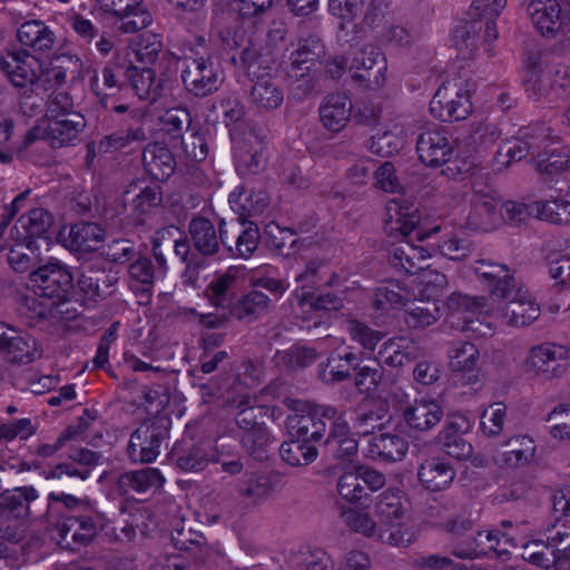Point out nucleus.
<instances>
[{
	"mask_svg": "<svg viewBox=\"0 0 570 570\" xmlns=\"http://www.w3.org/2000/svg\"><path fill=\"white\" fill-rule=\"evenodd\" d=\"M243 66L252 79L249 104L259 111L278 109L284 102V91L277 79L269 72H259L272 69V58L268 53L253 52L245 49L240 57Z\"/></svg>",
	"mask_w": 570,
	"mask_h": 570,
	"instance_id": "nucleus-1",
	"label": "nucleus"
},
{
	"mask_svg": "<svg viewBox=\"0 0 570 570\" xmlns=\"http://www.w3.org/2000/svg\"><path fill=\"white\" fill-rule=\"evenodd\" d=\"M473 91L474 83L470 80L446 81L434 94L430 111L434 118L444 122L463 120L472 112Z\"/></svg>",
	"mask_w": 570,
	"mask_h": 570,
	"instance_id": "nucleus-2",
	"label": "nucleus"
},
{
	"mask_svg": "<svg viewBox=\"0 0 570 570\" xmlns=\"http://www.w3.org/2000/svg\"><path fill=\"white\" fill-rule=\"evenodd\" d=\"M340 415L332 405L298 402L295 412L286 417L285 425L289 438L312 443L323 438L325 420L333 422Z\"/></svg>",
	"mask_w": 570,
	"mask_h": 570,
	"instance_id": "nucleus-3",
	"label": "nucleus"
},
{
	"mask_svg": "<svg viewBox=\"0 0 570 570\" xmlns=\"http://www.w3.org/2000/svg\"><path fill=\"white\" fill-rule=\"evenodd\" d=\"M446 321L455 330L487 335L481 330L487 316L491 317V305L484 297H475L459 292L452 293L445 302Z\"/></svg>",
	"mask_w": 570,
	"mask_h": 570,
	"instance_id": "nucleus-4",
	"label": "nucleus"
},
{
	"mask_svg": "<svg viewBox=\"0 0 570 570\" xmlns=\"http://www.w3.org/2000/svg\"><path fill=\"white\" fill-rule=\"evenodd\" d=\"M494 305L491 304V317L502 323L513 326L523 327L532 324L540 316V306L533 295L523 285L511 287L508 298H499Z\"/></svg>",
	"mask_w": 570,
	"mask_h": 570,
	"instance_id": "nucleus-5",
	"label": "nucleus"
},
{
	"mask_svg": "<svg viewBox=\"0 0 570 570\" xmlns=\"http://www.w3.org/2000/svg\"><path fill=\"white\" fill-rule=\"evenodd\" d=\"M69 117L46 119L43 125L35 126L24 137V147L39 139H46L53 148L71 146L86 128L82 114H69Z\"/></svg>",
	"mask_w": 570,
	"mask_h": 570,
	"instance_id": "nucleus-6",
	"label": "nucleus"
},
{
	"mask_svg": "<svg viewBox=\"0 0 570 570\" xmlns=\"http://www.w3.org/2000/svg\"><path fill=\"white\" fill-rule=\"evenodd\" d=\"M181 79L190 94L196 97H206L220 87L224 72L210 56L186 57Z\"/></svg>",
	"mask_w": 570,
	"mask_h": 570,
	"instance_id": "nucleus-7",
	"label": "nucleus"
},
{
	"mask_svg": "<svg viewBox=\"0 0 570 570\" xmlns=\"http://www.w3.org/2000/svg\"><path fill=\"white\" fill-rule=\"evenodd\" d=\"M524 90L531 100L553 106L570 97V78L533 67L525 72Z\"/></svg>",
	"mask_w": 570,
	"mask_h": 570,
	"instance_id": "nucleus-8",
	"label": "nucleus"
},
{
	"mask_svg": "<svg viewBox=\"0 0 570 570\" xmlns=\"http://www.w3.org/2000/svg\"><path fill=\"white\" fill-rule=\"evenodd\" d=\"M570 358V350L556 343H541L532 346L525 358V368L542 381H553L566 373L561 362Z\"/></svg>",
	"mask_w": 570,
	"mask_h": 570,
	"instance_id": "nucleus-9",
	"label": "nucleus"
},
{
	"mask_svg": "<svg viewBox=\"0 0 570 570\" xmlns=\"http://www.w3.org/2000/svg\"><path fill=\"white\" fill-rule=\"evenodd\" d=\"M53 222V216L47 209L32 208L21 215L10 228L9 240L38 244L48 253L52 244L50 230Z\"/></svg>",
	"mask_w": 570,
	"mask_h": 570,
	"instance_id": "nucleus-10",
	"label": "nucleus"
},
{
	"mask_svg": "<svg viewBox=\"0 0 570 570\" xmlns=\"http://www.w3.org/2000/svg\"><path fill=\"white\" fill-rule=\"evenodd\" d=\"M0 354L10 363L29 364L42 356V347L31 334L0 322Z\"/></svg>",
	"mask_w": 570,
	"mask_h": 570,
	"instance_id": "nucleus-11",
	"label": "nucleus"
},
{
	"mask_svg": "<svg viewBox=\"0 0 570 570\" xmlns=\"http://www.w3.org/2000/svg\"><path fill=\"white\" fill-rule=\"evenodd\" d=\"M0 69L16 87L39 85L45 75L43 62L24 49L12 50L2 56Z\"/></svg>",
	"mask_w": 570,
	"mask_h": 570,
	"instance_id": "nucleus-12",
	"label": "nucleus"
},
{
	"mask_svg": "<svg viewBox=\"0 0 570 570\" xmlns=\"http://www.w3.org/2000/svg\"><path fill=\"white\" fill-rule=\"evenodd\" d=\"M527 13L543 37L553 38L570 31V10L562 9L558 0H530Z\"/></svg>",
	"mask_w": 570,
	"mask_h": 570,
	"instance_id": "nucleus-13",
	"label": "nucleus"
},
{
	"mask_svg": "<svg viewBox=\"0 0 570 570\" xmlns=\"http://www.w3.org/2000/svg\"><path fill=\"white\" fill-rule=\"evenodd\" d=\"M415 128L410 119L397 117L387 121L372 135L368 149L376 155L390 157L403 149Z\"/></svg>",
	"mask_w": 570,
	"mask_h": 570,
	"instance_id": "nucleus-14",
	"label": "nucleus"
},
{
	"mask_svg": "<svg viewBox=\"0 0 570 570\" xmlns=\"http://www.w3.org/2000/svg\"><path fill=\"white\" fill-rule=\"evenodd\" d=\"M411 503L407 495L397 488H390L381 492L374 500V513L386 530L401 529L407 535L413 533L404 530L403 523L410 512ZM415 538H413L414 540Z\"/></svg>",
	"mask_w": 570,
	"mask_h": 570,
	"instance_id": "nucleus-15",
	"label": "nucleus"
},
{
	"mask_svg": "<svg viewBox=\"0 0 570 570\" xmlns=\"http://www.w3.org/2000/svg\"><path fill=\"white\" fill-rule=\"evenodd\" d=\"M344 523L354 532L367 538H377L393 547H405L413 542V537L401 529L382 530L373 517L363 510L350 508L343 513Z\"/></svg>",
	"mask_w": 570,
	"mask_h": 570,
	"instance_id": "nucleus-16",
	"label": "nucleus"
},
{
	"mask_svg": "<svg viewBox=\"0 0 570 570\" xmlns=\"http://www.w3.org/2000/svg\"><path fill=\"white\" fill-rule=\"evenodd\" d=\"M220 238L233 255L249 258L258 247L261 234L255 224L237 218L229 223H220Z\"/></svg>",
	"mask_w": 570,
	"mask_h": 570,
	"instance_id": "nucleus-17",
	"label": "nucleus"
},
{
	"mask_svg": "<svg viewBox=\"0 0 570 570\" xmlns=\"http://www.w3.org/2000/svg\"><path fill=\"white\" fill-rule=\"evenodd\" d=\"M30 282L41 296L60 301L71 287L72 275L58 262H48L30 273Z\"/></svg>",
	"mask_w": 570,
	"mask_h": 570,
	"instance_id": "nucleus-18",
	"label": "nucleus"
},
{
	"mask_svg": "<svg viewBox=\"0 0 570 570\" xmlns=\"http://www.w3.org/2000/svg\"><path fill=\"white\" fill-rule=\"evenodd\" d=\"M348 69L353 78L365 86L381 87L385 81L386 63L381 50L373 45H365L356 50Z\"/></svg>",
	"mask_w": 570,
	"mask_h": 570,
	"instance_id": "nucleus-19",
	"label": "nucleus"
},
{
	"mask_svg": "<svg viewBox=\"0 0 570 570\" xmlns=\"http://www.w3.org/2000/svg\"><path fill=\"white\" fill-rule=\"evenodd\" d=\"M421 222L417 205L406 198L399 197L389 200L385 205L384 228L393 236H409Z\"/></svg>",
	"mask_w": 570,
	"mask_h": 570,
	"instance_id": "nucleus-20",
	"label": "nucleus"
},
{
	"mask_svg": "<svg viewBox=\"0 0 570 570\" xmlns=\"http://www.w3.org/2000/svg\"><path fill=\"white\" fill-rule=\"evenodd\" d=\"M236 168L239 174H257L266 165L265 142L254 129L235 140Z\"/></svg>",
	"mask_w": 570,
	"mask_h": 570,
	"instance_id": "nucleus-21",
	"label": "nucleus"
},
{
	"mask_svg": "<svg viewBox=\"0 0 570 570\" xmlns=\"http://www.w3.org/2000/svg\"><path fill=\"white\" fill-rule=\"evenodd\" d=\"M416 151L424 165L439 167L451 160L454 145L444 130L432 128L419 135Z\"/></svg>",
	"mask_w": 570,
	"mask_h": 570,
	"instance_id": "nucleus-22",
	"label": "nucleus"
},
{
	"mask_svg": "<svg viewBox=\"0 0 570 570\" xmlns=\"http://www.w3.org/2000/svg\"><path fill=\"white\" fill-rule=\"evenodd\" d=\"M501 538L499 531H478L469 533L463 539L458 540L453 546V554L462 559H473L488 556L494 552L499 557L509 554L505 548H499Z\"/></svg>",
	"mask_w": 570,
	"mask_h": 570,
	"instance_id": "nucleus-23",
	"label": "nucleus"
},
{
	"mask_svg": "<svg viewBox=\"0 0 570 570\" xmlns=\"http://www.w3.org/2000/svg\"><path fill=\"white\" fill-rule=\"evenodd\" d=\"M444 415L442 405L433 397L423 396L406 404L402 409V417L405 424L420 432H426L435 428Z\"/></svg>",
	"mask_w": 570,
	"mask_h": 570,
	"instance_id": "nucleus-24",
	"label": "nucleus"
},
{
	"mask_svg": "<svg viewBox=\"0 0 570 570\" xmlns=\"http://www.w3.org/2000/svg\"><path fill=\"white\" fill-rule=\"evenodd\" d=\"M468 224L479 230L489 232L503 223V214L499 212V198L490 193L474 191Z\"/></svg>",
	"mask_w": 570,
	"mask_h": 570,
	"instance_id": "nucleus-25",
	"label": "nucleus"
},
{
	"mask_svg": "<svg viewBox=\"0 0 570 570\" xmlns=\"http://www.w3.org/2000/svg\"><path fill=\"white\" fill-rule=\"evenodd\" d=\"M471 269L481 281L494 283L490 293L492 301L508 298L511 287H515L517 282L505 264L481 258L472 264Z\"/></svg>",
	"mask_w": 570,
	"mask_h": 570,
	"instance_id": "nucleus-26",
	"label": "nucleus"
},
{
	"mask_svg": "<svg viewBox=\"0 0 570 570\" xmlns=\"http://www.w3.org/2000/svg\"><path fill=\"white\" fill-rule=\"evenodd\" d=\"M88 512L86 515L70 517L59 525V543L63 548L75 550L90 542L96 535L98 513L94 509Z\"/></svg>",
	"mask_w": 570,
	"mask_h": 570,
	"instance_id": "nucleus-27",
	"label": "nucleus"
},
{
	"mask_svg": "<svg viewBox=\"0 0 570 570\" xmlns=\"http://www.w3.org/2000/svg\"><path fill=\"white\" fill-rule=\"evenodd\" d=\"M325 55V46L316 36L299 39L289 55L286 72L289 78L298 80L311 69V66Z\"/></svg>",
	"mask_w": 570,
	"mask_h": 570,
	"instance_id": "nucleus-28",
	"label": "nucleus"
},
{
	"mask_svg": "<svg viewBox=\"0 0 570 570\" xmlns=\"http://www.w3.org/2000/svg\"><path fill=\"white\" fill-rule=\"evenodd\" d=\"M161 434L154 425L144 424L130 436L127 448L132 462L149 463L159 455Z\"/></svg>",
	"mask_w": 570,
	"mask_h": 570,
	"instance_id": "nucleus-29",
	"label": "nucleus"
},
{
	"mask_svg": "<svg viewBox=\"0 0 570 570\" xmlns=\"http://www.w3.org/2000/svg\"><path fill=\"white\" fill-rule=\"evenodd\" d=\"M318 111L324 128L332 132H340L350 121L352 102L346 95H328L322 101Z\"/></svg>",
	"mask_w": 570,
	"mask_h": 570,
	"instance_id": "nucleus-30",
	"label": "nucleus"
},
{
	"mask_svg": "<svg viewBox=\"0 0 570 570\" xmlns=\"http://www.w3.org/2000/svg\"><path fill=\"white\" fill-rule=\"evenodd\" d=\"M409 450L406 440L397 434H374L367 443L366 455L383 462H397L403 460Z\"/></svg>",
	"mask_w": 570,
	"mask_h": 570,
	"instance_id": "nucleus-31",
	"label": "nucleus"
},
{
	"mask_svg": "<svg viewBox=\"0 0 570 570\" xmlns=\"http://www.w3.org/2000/svg\"><path fill=\"white\" fill-rule=\"evenodd\" d=\"M239 274L240 269L232 266L226 272L214 276L206 288V296L210 305L224 309L232 308Z\"/></svg>",
	"mask_w": 570,
	"mask_h": 570,
	"instance_id": "nucleus-32",
	"label": "nucleus"
},
{
	"mask_svg": "<svg viewBox=\"0 0 570 570\" xmlns=\"http://www.w3.org/2000/svg\"><path fill=\"white\" fill-rule=\"evenodd\" d=\"M142 164L146 171L156 180H166L175 171L176 161L170 150L163 144L154 142L145 147Z\"/></svg>",
	"mask_w": 570,
	"mask_h": 570,
	"instance_id": "nucleus-33",
	"label": "nucleus"
},
{
	"mask_svg": "<svg viewBox=\"0 0 570 570\" xmlns=\"http://www.w3.org/2000/svg\"><path fill=\"white\" fill-rule=\"evenodd\" d=\"M325 446L338 460H352L357 453V442L353 438L347 421L341 414L332 422Z\"/></svg>",
	"mask_w": 570,
	"mask_h": 570,
	"instance_id": "nucleus-34",
	"label": "nucleus"
},
{
	"mask_svg": "<svg viewBox=\"0 0 570 570\" xmlns=\"http://www.w3.org/2000/svg\"><path fill=\"white\" fill-rule=\"evenodd\" d=\"M453 466L441 459H429L422 462L417 469L421 484L431 491L446 489L455 478Z\"/></svg>",
	"mask_w": 570,
	"mask_h": 570,
	"instance_id": "nucleus-35",
	"label": "nucleus"
},
{
	"mask_svg": "<svg viewBox=\"0 0 570 570\" xmlns=\"http://www.w3.org/2000/svg\"><path fill=\"white\" fill-rule=\"evenodd\" d=\"M165 479L156 468H145L138 471L127 472L119 476L118 489L122 494L130 492L146 493L161 488Z\"/></svg>",
	"mask_w": 570,
	"mask_h": 570,
	"instance_id": "nucleus-36",
	"label": "nucleus"
},
{
	"mask_svg": "<svg viewBox=\"0 0 570 570\" xmlns=\"http://www.w3.org/2000/svg\"><path fill=\"white\" fill-rule=\"evenodd\" d=\"M17 38L21 46L30 48L35 52L51 50L56 41L55 33L40 20L23 22L17 31Z\"/></svg>",
	"mask_w": 570,
	"mask_h": 570,
	"instance_id": "nucleus-37",
	"label": "nucleus"
},
{
	"mask_svg": "<svg viewBox=\"0 0 570 570\" xmlns=\"http://www.w3.org/2000/svg\"><path fill=\"white\" fill-rule=\"evenodd\" d=\"M117 29L122 33H135L148 28L154 17L144 0L126 2L119 14L115 17Z\"/></svg>",
	"mask_w": 570,
	"mask_h": 570,
	"instance_id": "nucleus-38",
	"label": "nucleus"
},
{
	"mask_svg": "<svg viewBox=\"0 0 570 570\" xmlns=\"http://www.w3.org/2000/svg\"><path fill=\"white\" fill-rule=\"evenodd\" d=\"M189 235L194 248L204 256H212L219 249L222 242L214 224L204 217H195L189 223Z\"/></svg>",
	"mask_w": 570,
	"mask_h": 570,
	"instance_id": "nucleus-39",
	"label": "nucleus"
},
{
	"mask_svg": "<svg viewBox=\"0 0 570 570\" xmlns=\"http://www.w3.org/2000/svg\"><path fill=\"white\" fill-rule=\"evenodd\" d=\"M419 344L404 336H397L383 343L379 354L390 366H403L420 356Z\"/></svg>",
	"mask_w": 570,
	"mask_h": 570,
	"instance_id": "nucleus-40",
	"label": "nucleus"
},
{
	"mask_svg": "<svg viewBox=\"0 0 570 570\" xmlns=\"http://www.w3.org/2000/svg\"><path fill=\"white\" fill-rule=\"evenodd\" d=\"M430 257L429 252L422 247L405 240L395 245L390 253V263L399 271L409 274L420 272L422 263Z\"/></svg>",
	"mask_w": 570,
	"mask_h": 570,
	"instance_id": "nucleus-41",
	"label": "nucleus"
},
{
	"mask_svg": "<svg viewBox=\"0 0 570 570\" xmlns=\"http://www.w3.org/2000/svg\"><path fill=\"white\" fill-rule=\"evenodd\" d=\"M8 253V264L17 273H26L45 262L47 254L38 244L28 242H11Z\"/></svg>",
	"mask_w": 570,
	"mask_h": 570,
	"instance_id": "nucleus-42",
	"label": "nucleus"
},
{
	"mask_svg": "<svg viewBox=\"0 0 570 570\" xmlns=\"http://www.w3.org/2000/svg\"><path fill=\"white\" fill-rule=\"evenodd\" d=\"M416 297L406 286L397 281H387L375 288L373 294V306L377 311H387L406 306L412 298Z\"/></svg>",
	"mask_w": 570,
	"mask_h": 570,
	"instance_id": "nucleus-43",
	"label": "nucleus"
},
{
	"mask_svg": "<svg viewBox=\"0 0 570 570\" xmlns=\"http://www.w3.org/2000/svg\"><path fill=\"white\" fill-rule=\"evenodd\" d=\"M529 208L541 220L556 225L570 224V202L562 196L537 200Z\"/></svg>",
	"mask_w": 570,
	"mask_h": 570,
	"instance_id": "nucleus-44",
	"label": "nucleus"
},
{
	"mask_svg": "<svg viewBox=\"0 0 570 570\" xmlns=\"http://www.w3.org/2000/svg\"><path fill=\"white\" fill-rule=\"evenodd\" d=\"M405 307L404 322L410 328L422 330L431 326L440 318V308L431 299H411Z\"/></svg>",
	"mask_w": 570,
	"mask_h": 570,
	"instance_id": "nucleus-45",
	"label": "nucleus"
},
{
	"mask_svg": "<svg viewBox=\"0 0 570 570\" xmlns=\"http://www.w3.org/2000/svg\"><path fill=\"white\" fill-rule=\"evenodd\" d=\"M344 306V298L335 293H325L315 296L301 295L299 303L293 305V312L303 318H308L313 312L327 311L336 312Z\"/></svg>",
	"mask_w": 570,
	"mask_h": 570,
	"instance_id": "nucleus-46",
	"label": "nucleus"
},
{
	"mask_svg": "<svg viewBox=\"0 0 570 570\" xmlns=\"http://www.w3.org/2000/svg\"><path fill=\"white\" fill-rule=\"evenodd\" d=\"M125 194H135L132 199V209L139 215H146L158 207L163 200V194L159 186L155 184L144 185L140 181L130 183Z\"/></svg>",
	"mask_w": 570,
	"mask_h": 570,
	"instance_id": "nucleus-47",
	"label": "nucleus"
},
{
	"mask_svg": "<svg viewBox=\"0 0 570 570\" xmlns=\"http://www.w3.org/2000/svg\"><path fill=\"white\" fill-rule=\"evenodd\" d=\"M326 265L321 259H312L296 275L295 282L297 288L293 293L292 306L299 303L301 295L311 296L313 289L323 281V274Z\"/></svg>",
	"mask_w": 570,
	"mask_h": 570,
	"instance_id": "nucleus-48",
	"label": "nucleus"
},
{
	"mask_svg": "<svg viewBox=\"0 0 570 570\" xmlns=\"http://www.w3.org/2000/svg\"><path fill=\"white\" fill-rule=\"evenodd\" d=\"M126 76L139 99L155 100L158 97L160 83L151 68L130 66L126 69Z\"/></svg>",
	"mask_w": 570,
	"mask_h": 570,
	"instance_id": "nucleus-49",
	"label": "nucleus"
},
{
	"mask_svg": "<svg viewBox=\"0 0 570 570\" xmlns=\"http://www.w3.org/2000/svg\"><path fill=\"white\" fill-rule=\"evenodd\" d=\"M271 298L263 292L253 289L243 295L230 308V314L238 320L257 318L266 313Z\"/></svg>",
	"mask_w": 570,
	"mask_h": 570,
	"instance_id": "nucleus-50",
	"label": "nucleus"
},
{
	"mask_svg": "<svg viewBox=\"0 0 570 570\" xmlns=\"http://www.w3.org/2000/svg\"><path fill=\"white\" fill-rule=\"evenodd\" d=\"M449 365L455 372H472L480 361L479 348L470 342L459 341L448 351Z\"/></svg>",
	"mask_w": 570,
	"mask_h": 570,
	"instance_id": "nucleus-51",
	"label": "nucleus"
},
{
	"mask_svg": "<svg viewBox=\"0 0 570 570\" xmlns=\"http://www.w3.org/2000/svg\"><path fill=\"white\" fill-rule=\"evenodd\" d=\"M146 140V134L141 126L120 128L115 132L102 137L98 144L100 153L109 154L130 147L132 144Z\"/></svg>",
	"mask_w": 570,
	"mask_h": 570,
	"instance_id": "nucleus-52",
	"label": "nucleus"
},
{
	"mask_svg": "<svg viewBox=\"0 0 570 570\" xmlns=\"http://www.w3.org/2000/svg\"><path fill=\"white\" fill-rule=\"evenodd\" d=\"M105 232L96 223L80 222L71 226L70 246L79 250H92L104 240Z\"/></svg>",
	"mask_w": 570,
	"mask_h": 570,
	"instance_id": "nucleus-53",
	"label": "nucleus"
},
{
	"mask_svg": "<svg viewBox=\"0 0 570 570\" xmlns=\"http://www.w3.org/2000/svg\"><path fill=\"white\" fill-rule=\"evenodd\" d=\"M535 168L547 175L570 171V148L558 147L538 153Z\"/></svg>",
	"mask_w": 570,
	"mask_h": 570,
	"instance_id": "nucleus-54",
	"label": "nucleus"
},
{
	"mask_svg": "<svg viewBox=\"0 0 570 570\" xmlns=\"http://www.w3.org/2000/svg\"><path fill=\"white\" fill-rule=\"evenodd\" d=\"M282 459L292 466L307 465L317 458V449L309 442L291 438L281 445Z\"/></svg>",
	"mask_w": 570,
	"mask_h": 570,
	"instance_id": "nucleus-55",
	"label": "nucleus"
},
{
	"mask_svg": "<svg viewBox=\"0 0 570 570\" xmlns=\"http://www.w3.org/2000/svg\"><path fill=\"white\" fill-rule=\"evenodd\" d=\"M126 73L122 66L117 61H109L101 70V76L94 78L92 87L97 96L101 97V102L106 106L105 97L116 94L120 87V77Z\"/></svg>",
	"mask_w": 570,
	"mask_h": 570,
	"instance_id": "nucleus-56",
	"label": "nucleus"
},
{
	"mask_svg": "<svg viewBox=\"0 0 570 570\" xmlns=\"http://www.w3.org/2000/svg\"><path fill=\"white\" fill-rule=\"evenodd\" d=\"M128 273L131 289L140 292L141 294L149 293V289L157 276L153 262L149 258H137L129 265Z\"/></svg>",
	"mask_w": 570,
	"mask_h": 570,
	"instance_id": "nucleus-57",
	"label": "nucleus"
},
{
	"mask_svg": "<svg viewBox=\"0 0 570 570\" xmlns=\"http://www.w3.org/2000/svg\"><path fill=\"white\" fill-rule=\"evenodd\" d=\"M38 499V492L32 487L17 489L4 500L3 508L14 518H23L32 514L31 503Z\"/></svg>",
	"mask_w": 570,
	"mask_h": 570,
	"instance_id": "nucleus-58",
	"label": "nucleus"
},
{
	"mask_svg": "<svg viewBox=\"0 0 570 570\" xmlns=\"http://www.w3.org/2000/svg\"><path fill=\"white\" fill-rule=\"evenodd\" d=\"M529 153V147H525L524 140L520 139V134L511 139L504 140L494 156V166L498 170L507 168L514 161L523 159Z\"/></svg>",
	"mask_w": 570,
	"mask_h": 570,
	"instance_id": "nucleus-59",
	"label": "nucleus"
},
{
	"mask_svg": "<svg viewBox=\"0 0 570 570\" xmlns=\"http://www.w3.org/2000/svg\"><path fill=\"white\" fill-rule=\"evenodd\" d=\"M507 420V406L502 402H495L483 410L480 417V429L488 438L499 436Z\"/></svg>",
	"mask_w": 570,
	"mask_h": 570,
	"instance_id": "nucleus-60",
	"label": "nucleus"
},
{
	"mask_svg": "<svg viewBox=\"0 0 570 570\" xmlns=\"http://www.w3.org/2000/svg\"><path fill=\"white\" fill-rule=\"evenodd\" d=\"M344 328L352 341L368 351H374L384 337L382 332L375 331L355 318H347Z\"/></svg>",
	"mask_w": 570,
	"mask_h": 570,
	"instance_id": "nucleus-61",
	"label": "nucleus"
},
{
	"mask_svg": "<svg viewBox=\"0 0 570 570\" xmlns=\"http://www.w3.org/2000/svg\"><path fill=\"white\" fill-rule=\"evenodd\" d=\"M238 492L250 501L258 502L271 494L272 487L267 478L257 473H246L239 481Z\"/></svg>",
	"mask_w": 570,
	"mask_h": 570,
	"instance_id": "nucleus-62",
	"label": "nucleus"
},
{
	"mask_svg": "<svg viewBox=\"0 0 570 570\" xmlns=\"http://www.w3.org/2000/svg\"><path fill=\"white\" fill-rule=\"evenodd\" d=\"M512 449L503 453V462L510 468L527 464L534 455V443L528 436H518L510 441Z\"/></svg>",
	"mask_w": 570,
	"mask_h": 570,
	"instance_id": "nucleus-63",
	"label": "nucleus"
},
{
	"mask_svg": "<svg viewBox=\"0 0 570 570\" xmlns=\"http://www.w3.org/2000/svg\"><path fill=\"white\" fill-rule=\"evenodd\" d=\"M55 304L56 302L52 298L35 293L33 295L26 296L20 311L30 323H36L39 320L49 317L52 314Z\"/></svg>",
	"mask_w": 570,
	"mask_h": 570,
	"instance_id": "nucleus-64",
	"label": "nucleus"
}]
</instances>
